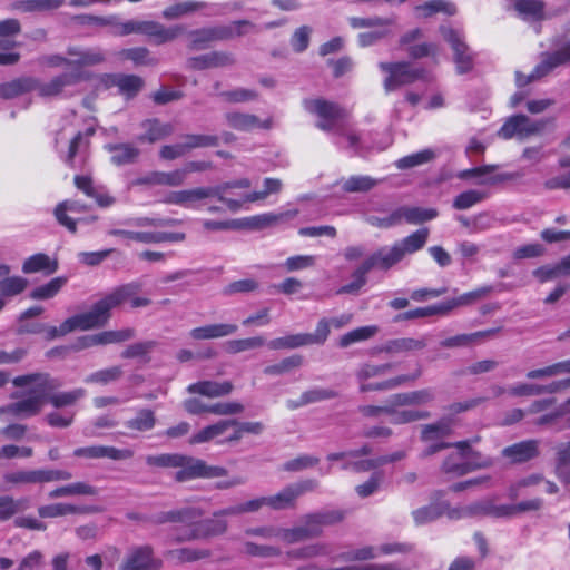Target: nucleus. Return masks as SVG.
<instances>
[{
	"label": "nucleus",
	"instance_id": "8",
	"mask_svg": "<svg viewBox=\"0 0 570 570\" xmlns=\"http://www.w3.org/2000/svg\"><path fill=\"white\" fill-rule=\"evenodd\" d=\"M223 188L197 187L193 189L177 190L168 193L164 203L178 205L185 208H195L196 204L205 198L215 197L222 202L229 210L237 212L242 207L238 199H232L222 196Z\"/></svg>",
	"mask_w": 570,
	"mask_h": 570
},
{
	"label": "nucleus",
	"instance_id": "24",
	"mask_svg": "<svg viewBox=\"0 0 570 570\" xmlns=\"http://www.w3.org/2000/svg\"><path fill=\"white\" fill-rule=\"evenodd\" d=\"M159 567L160 561L153 558L151 548L146 546L129 553L122 570H158Z\"/></svg>",
	"mask_w": 570,
	"mask_h": 570
},
{
	"label": "nucleus",
	"instance_id": "64",
	"mask_svg": "<svg viewBox=\"0 0 570 570\" xmlns=\"http://www.w3.org/2000/svg\"><path fill=\"white\" fill-rule=\"evenodd\" d=\"M450 431V421L443 419L436 423L424 425L422 429V440L425 442L439 441L446 436Z\"/></svg>",
	"mask_w": 570,
	"mask_h": 570
},
{
	"label": "nucleus",
	"instance_id": "55",
	"mask_svg": "<svg viewBox=\"0 0 570 570\" xmlns=\"http://www.w3.org/2000/svg\"><path fill=\"white\" fill-rule=\"evenodd\" d=\"M67 283V278L59 276L49 281L47 284L36 287L31 291L32 299H49L55 297Z\"/></svg>",
	"mask_w": 570,
	"mask_h": 570
},
{
	"label": "nucleus",
	"instance_id": "13",
	"mask_svg": "<svg viewBox=\"0 0 570 570\" xmlns=\"http://www.w3.org/2000/svg\"><path fill=\"white\" fill-rule=\"evenodd\" d=\"M316 487L317 482L312 479L289 484L283 488L279 492L273 495H267V507L275 511L292 509L295 507L296 500L301 495L315 490Z\"/></svg>",
	"mask_w": 570,
	"mask_h": 570
},
{
	"label": "nucleus",
	"instance_id": "42",
	"mask_svg": "<svg viewBox=\"0 0 570 570\" xmlns=\"http://www.w3.org/2000/svg\"><path fill=\"white\" fill-rule=\"evenodd\" d=\"M397 213L400 220L404 219L406 223L412 225L422 224L434 219L438 216V210L434 208H422V207H399Z\"/></svg>",
	"mask_w": 570,
	"mask_h": 570
},
{
	"label": "nucleus",
	"instance_id": "1",
	"mask_svg": "<svg viewBox=\"0 0 570 570\" xmlns=\"http://www.w3.org/2000/svg\"><path fill=\"white\" fill-rule=\"evenodd\" d=\"M131 293L132 287L130 286H126L116 292H111L98 301L89 312L67 318L60 324L59 327H48L47 338L53 340L56 337L65 336L76 330L86 331L104 325L110 316V309L119 306L120 303L125 301Z\"/></svg>",
	"mask_w": 570,
	"mask_h": 570
},
{
	"label": "nucleus",
	"instance_id": "23",
	"mask_svg": "<svg viewBox=\"0 0 570 570\" xmlns=\"http://www.w3.org/2000/svg\"><path fill=\"white\" fill-rule=\"evenodd\" d=\"M404 257L405 256L396 242L392 246L381 247L379 250L367 257L366 261L367 263L372 264V268L387 271L401 262Z\"/></svg>",
	"mask_w": 570,
	"mask_h": 570
},
{
	"label": "nucleus",
	"instance_id": "20",
	"mask_svg": "<svg viewBox=\"0 0 570 570\" xmlns=\"http://www.w3.org/2000/svg\"><path fill=\"white\" fill-rule=\"evenodd\" d=\"M538 440H525L507 446L502 454L510 463H524L540 454Z\"/></svg>",
	"mask_w": 570,
	"mask_h": 570
},
{
	"label": "nucleus",
	"instance_id": "15",
	"mask_svg": "<svg viewBox=\"0 0 570 570\" xmlns=\"http://www.w3.org/2000/svg\"><path fill=\"white\" fill-rule=\"evenodd\" d=\"M543 125L533 122L524 115H517L509 118L501 127V134L505 138L524 139L531 135L541 131Z\"/></svg>",
	"mask_w": 570,
	"mask_h": 570
},
{
	"label": "nucleus",
	"instance_id": "45",
	"mask_svg": "<svg viewBox=\"0 0 570 570\" xmlns=\"http://www.w3.org/2000/svg\"><path fill=\"white\" fill-rule=\"evenodd\" d=\"M267 345L271 350H293L312 345V343L308 333H298L274 338Z\"/></svg>",
	"mask_w": 570,
	"mask_h": 570
},
{
	"label": "nucleus",
	"instance_id": "17",
	"mask_svg": "<svg viewBox=\"0 0 570 570\" xmlns=\"http://www.w3.org/2000/svg\"><path fill=\"white\" fill-rule=\"evenodd\" d=\"M344 518V513L338 510H332L326 512H320V513H312L305 515L302 521V527L304 528L308 539L318 537L323 528L325 525L335 524L340 521H342Z\"/></svg>",
	"mask_w": 570,
	"mask_h": 570
},
{
	"label": "nucleus",
	"instance_id": "52",
	"mask_svg": "<svg viewBox=\"0 0 570 570\" xmlns=\"http://www.w3.org/2000/svg\"><path fill=\"white\" fill-rule=\"evenodd\" d=\"M126 428L138 431V432H147L155 428L156 425V416L154 411L149 409H140L136 416L126 421Z\"/></svg>",
	"mask_w": 570,
	"mask_h": 570
},
{
	"label": "nucleus",
	"instance_id": "22",
	"mask_svg": "<svg viewBox=\"0 0 570 570\" xmlns=\"http://www.w3.org/2000/svg\"><path fill=\"white\" fill-rule=\"evenodd\" d=\"M235 62L234 56L226 51H212L188 59V67L195 70L228 67Z\"/></svg>",
	"mask_w": 570,
	"mask_h": 570
},
{
	"label": "nucleus",
	"instance_id": "44",
	"mask_svg": "<svg viewBox=\"0 0 570 570\" xmlns=\"http://www.w3.org/2000/svg\"><path fill=\"white\" fill-rule=\"evenodd\" d=\"M492 333L493 331H480L470 334H459L441 341L440 345L445 348L468 347L480 343L483 337Z\"/></svg>",
	"mask_w": 570,
	"mask_h": 570
},
{
	"label": "nucleus",
	"instance_id": "11",
	"mask_svg": "<svg viewBox=\"0 0 570 570\" xmlns=\"http://www.w3.org/2000/svg\"><path fill=\"white\" fill-rule=\"evenodd\" d=\"M570 61V42L566 43L559 50L552 53H544L541 57V61L534 67L529 73L524 75L521 72L515 73V80L519 87L527 86L528 83L539 80L549 75L554 68L564 65Z\"/></svg>",
	"mask_w": 570,
	"mask_h": 570
},
{
	"label": "nucleus",
	"instance_id": "30",
	"mask_svg": "<svg viewBox=\"0 0 570 570\" xmlns=\"http://www.w3.org/2000/svg\"><path fill=\"white\" fill-rule=\"evenodd\" d=\"M233 391V384L228 381H199L188 385L187 392L200 394L207 397H219L228 395Z\"/></svg>",
	"mask_w": 570,
	"mask_h": 570
},
{
	"label": "nucleus",
	"instance_id": "14",
	"mask_svg": "<svg viewBox=\"0 0 570 570\" xmlns=\"http://www.w3.org/2000/svg\"><path fill=\"white\" fill-rule=\"evenodd\" d=\"M458 452L451 454L443 463L445 473L455 475H464L475 469L487 465L485 460L474 461L470 456V448L466 442H459L456 444Z\"/></svg>",
	"mask_w": 570,
	"mask_h": 570
},
{
	"label": "nucleus",
	"instance_id": "10",
	"mask_svg": "<svg viewBox=\"0 0 570 570\" xmlns=\"http://www.w3.org/2000/svg\"><path fill=\"white\" fill-rule=\"evenodd\" d=\"M350 24L354 29L368 28L370 31H365L358 35V43L362 47H367L376 43L379 40L390 36L392 33V27L395 23L394 18H360L352 17L348 19Z\"/></svg>",
	"mask_w": 570,
	"mask_h": 570
},
{
	"label": "nucleus",
	"instance_id": "53",
	"mask_svg": "<svg viewBox=\"0 0 570 570\" xmlns=\"http://www.w3.org/2000/svg\"><path fill=\"white\" fill-rule=\"evenodd\" d=\"M330 553L325 543H313L287 551V557L296 560H307Z\"/></svg>",
	"mask_w": 570,
	"mask_h": 570
},
{
	"label": "nucleus",
	"instance_id": "56",
	"mask_svg": "<svg viewBox=\"0 0 570 570\" xmlns=\"http://www.w3.org/2000/svg\"><path fill=\"white\" fill-rule=\"evenodd\" d=\"M541 481L542 475L539 473L527 475L511 483L507 489V495L512 500L517 499L518 497L525 494L528 489L539 485Z\"/></svg>",
	"mask_w": 570,
	"mask_h": 570
},
{
	"label": "nucleus",
	"instance_id": "6",
	"mask_svg": "<svg viewBox=\"0 0 570 570\" xmlns=\"http://www.w3.org/2000/svg\"><path fill=\"white\" fill-rule=\"evenodd\" d=\"M303 106L306 111L318 118L316 122L318 129L332 134H343L348 116L346 109L324 99H305Z\"/></svg>",
	"mask_w": 570,
	"mask_h": 570
},
{
	"label": "nucleus",
	"instance_id": "9",
	"mask_svg": "<svg viewBox=\"0 0 570 570\" xmlns=\"http://www.w3.org/2000/svg\"><path fill=\"white\" fill-rule=\"evenodd\" d=\"M379 68L387 75L383 81L386 92L394 91L417 80L429 79L425 70L413 68L409 62H380Z\"/></svg>",
	"mask_w": 570,
	"mask_h": 570
},
{
	"label": "nucleus",
	"instance_id": "57",
	"mask_svg": "<svg viewBox=\"0 0 570 570\" xmlns=\"http://www.w3.org/2000/svg\"><path fill=\"white\" fill-rule=\"evenodd\" d=\"M112 83L122 95L132 97L141 89L144 81L135 75H118L114 77Z\"/></svg>",
	"mask_w": 570,
	"mask_h": 570
},
{
	"label": "nucleus",
	"instance_id": "63",
	"mask_svg": "<svg viewBox=\"0 0 570 570\" xmlns=\"http://www.w3.org/2000/svg\"><path fill=\"white\" fill-rule=\"evenodd\" d=\"M379 328L375 325H367L347 332L340 338V346L347 347L351 344L362 342L373 337Z\"/></svg>",
	"mask_w": 570,
	"mask_h": 570
},
{
	"label": "nucleus",
	"instance_id": "36",
	"mask_svg": "<svg viewBox=\"0 0 570 570\" xmlns=\"http://www.w3.org/2000/svg\"><path fill=\"white\" fill-rule=\"evenodd\" d=\"M185 183V173L180 171V169H176L173 171H151L147 174L145 177L138 179V184L146 185H161V186H170L176 187L180 186Z\"/></svg>",
	"mask_w": 570,
	"mask_h": 570
},
{
	"label": "nucleus",
	"instance_id": "32",
	"mask_svg": "<svg viewBox=\"0 0 570 570\" xmlns=\"http://www.w3.org/2000/svg\"><path fill=\"white\" fill-rule=\"evenodd\" d=\"M80 79V72L63 73L46 83L39 85L38 92L42 97H53L61 94L66 87L77 83Z\"/></svg>",
	"mask_w": 570,
	"mask_h": 570
},
{
	"label": "nucleus",
	"instance_id": "60",
	"mask_svg": "<svg viewBox=\"0 0 570 570\" xmlns=\"http://www.w3.org/2000/svg\"><path fill=\"white\" fill-rule=\"evenodd\" d=\"M204 7H206L205 2L191 1V0L184 1V2L175 3L173 6L167 7L163 11V17L165 19L171 20V19H176L179 17L186 16L188 13L195 12Z\"/></svg>",
	"mask_w": 570,
	"mask_h": 570
},
{
	"label": "nucleus",
	"instance_id": "29",
	"mask_svg": "<svg viewBox=\"0 0 570 570\" xmlns=\"http://www.w3.org/2000/svg\"><path fill=\"white\" fill-rule=\"evenodd\" d=\"M86 210V206L78 200L68 199L59 203L55 208V217L57 222L66 227L69 232L76 233L77 219L68 216V213L80 214Z\"/></svg>",
	"mask_w": 570,
	"mask_h": 570
},
{
	"label": "nucleus",
	"instance_id": "49",
	"mask_svg": "<svg viewBox=\"0 0 570 570\" xmlns=\"http://www.w3.org/2000/svg\"><path fill=\"white\" fill-rule=\"evenodd\" d=\"M436 157V151L431 148L404 156L396 160L395 166L399 169H410L432 161Z\"/></svg>",
	"mask_w": 570,
	"mask_h": 570
},
{
	"label": "nucleus",
	"instance_id": "54",
	"mask_svg": "<svg viewBox=\"0 0 570 570\" xmlns=\"http://www.w3.org/2000/svg\"><path fill=\"white\" fill-rule=\"evenodd\" d=\"M97 489L85 482H76L55 489L49 493L50 498H60L68 495H96Z\"/></svg>",
	"mask_w": 570,
	"mask_h": 570
},
{
	"label": "nucleus",
	"instance_id": "26",
	"mask_svg": "<svg viewBox=\"0 0 570 570\" xmlns=\"http://www.w3.org/2000/svg\"><path fill=\"white\" fill-rule=\"evenodd\" d=\"M356 561H365L375 559L382 554L406 553L411 550V546L406 543H384L377 547L365 546L353 549Z\"/></svg>",
	"mask_w": 570,
	"mask_h": 570
},
{
	"label": "nucleus",
	"instance_id": "48",
	"mask_svg": "<svg viewBox=\"0 0 570 570\" xmlns=\"http://www.w3.org/2000/svg\"><path fill=\"white\" fill-rule=\"evenodd\" d=\"M428 238H429V229L421 228V229L413 232L405 238L399 240L397 244L400 245L404 256H406V255L414 254L417 250H420L421 248H423L424 245L426 244Z\"/></svg>",
	"mask_w": 570,
	"mask_h": 570
},
{
	"label": "nucleus",
	"instance_id": "4",
	"mask_svg": "<svg viewBox=\"0 0 570 570\" xmlns=\"http://www.w3.org/2000/svg\"><path fill=\"white\" fill-rule=\"evenodd\" d=\"M114 23L110 26V33L116 37H125L132 33L145 35L157 45L173 41L184 32L183 26L166 28L159 22L150 20H127L121 21L114 16Z\"/></svg>",
	"mask_w": 570,
	"mask_h": 570
},
{
	"label": "nucleus",
	"instance_id": "40",
	"mask_svg": "<svg viewBox=\"0 0 570 570\" xmlns=\"http://www.w3.org/2000/svg\"><path fill=\"white\" fill-rule=\"evenodd\" d=\"M106 149L111 154V163L117 166L135 163L140 154L131 144H109Z\"/></svg>",
	"mask_w": 570,
	"mask_h": 570
},
{
	"label": "nucleus",
	"instance_id": "28",
	"mask_svg": "<svg viewBox=\"0 0 570 570\" xmlns=\"http://www.w3.org/2000/svg\"><path fill=\"white\" fill-rule=\"evenodd\" d=\"M434 399L435 391L432 387L393 394L395 405H407L411 409L428 405L432 403Z\"/></svg>",
	"mask_w": 570,
	"mask_h": 570
},
{
	"label": "nucleus",
	"instance_id": "7",
	"mask_svg": "<svg viewBox=\"0 0 570 570\" xmlns=\"http://www.w3.org/2000/svg\"><path fill=\"white\" fill-rule=\"evenodd\" d=\"M440 33L452 50V59L459 75H465L473 70L478 53L466 43L465 35L461 29L449 26L440 27Z\"/></svg>",
	"mask_w": 570,
	"mask_h": 570
},
{
	"label": "nucleus",
	"instance_id": "50",
	"mask_svg": "<svg viewBox=\"0 0 570 570\" xmlns=\"http://www.w3.org/2000/svg\"><path fill=\"white\" fill-rule=\"evenodd\" d=\"M94 132H95V128L91 125L86 128L85 134L80 130H78V131L71 130V132H70L71 139H70V144H69V148H68V154L65 159L66 163H68L70 165L73 163L77 154L87 147V145H88L87 138L89 136L94 135Z\"/></svg>",
	"mask_w": 570,
	"mask_h": 570
},
{
	"label": "nucleus",
	"instance_id": "33",
	"mask_svg": "<svg viewBox=\"0 0 570 570\" xmlns=\"http://www.w3.org/2000/svg\"><path fill=\"white\" fill-rule=\"evenodd\" d=\"M134 337V330L122 328L118 331H105L101 333L88 335L83 337V346L89 347L94 345H107L112 343H120Z\"/></svg>",
	"mask_w": 570,
	"mask_h": 570
},
{
	"label": "nucleus",
	"instance_id": "34",
	"mask_svg": "<svg viewBox=\"0 0 570 570\" xmlns=\"http://www.w3.org/2000/svg\"><path fill=\"white\" fill-rule=\"evenodd\" d=\"M145 132L137 137L138 142L154 144L173 134L174 128L170 124L160 122L157 119H148L141 124Z\"/></svg>",
	"mask_w": 570,
	"mask_h": 570
},
{
	"label": "nucleus",
	"instance_id": "5",
	"mask_svg": "<svg viewBox=\"0 0 570 570\" xmlns=\"http://www.w3.org/2000/svg\"><path fill=\"white\" fill-rule=\"evenodd\" d=\"M202 512L196 508L171 510L159 517V522L178 523L170 528L168 538L171 543H183L202 539L197 519Z\"/></svg>",
	"mask_w": 570,
	"mask_h": 570
},
{
	"label": "nucleus",
	"instance_id": "21",
	"mask_svg": "<svg viewBox=\"0 0 570 570\" xmlns=\"http://www.w3.org/2000/svg\"><path fill=\"white\" fill-rule=\"evenodd\" d=\"M387 415L392 424H407L430 417V412L411 409L407 405H395L393 395L389 397Z\"/></svg>",
	"mask_w": 570,
	"mask_h": 570
},
{
	"label": "nucleus",
	"instance_id": "46",
	"mask_svg": "<svg viewBox=\"0 0 570 570\" xmlns=\"http://www.w3.org/2000/svg\"><path fill=\"white\" fill-rule=\"evenodd\" d=\"M373 269L372 264L365 259L352 274V282L340 287L337 294H356L367 282V273Z\"/></svg>",
	"mask_w": 570,
	"mask_h": 570
},
{
	"label": "nucleus",
	"instance_id": "38",
	"mask_svg": "<svg viewBox=\"0 0 570 570\" xmlns=\"http://www.w3.org/2000/svg\"><path fill=\"white\" fill-rule=\"evenodd\" d=\"M71 65L79 67L95 66L104 61L105 56L98 48H69Z\"/></svg>",
	"mask_w": 570,
	"mask_h": 570
},
{
	"label": "nucleus",
	"instance_id": "18",
	"mask_svg": "<svg viewBox=\"0 0 570 570\" xmlns=\"http://www.w3.org/2000/svg\"><path fill=\"white\" fill-rule=\"evenodd\" d=\"M73 455L77 458L87 459H110L114 461L127 460L134 456V451L130 449H118L115 446L107 445H91L85 448H78L73 451Z\"/></svg>",
	"mask_w": 570,
	"mask_h": 570
},
{
	"label": "nucleus",
	"instance_id": "51",
	"mask_svg": "<svg viewBox=\"0 0 570 570\" xmlns=\"http://www.w3.org/2000/svg\"><path fill=\"white\" fill-rule=\"evenodd\" d=\"M166 556L173 561L183 563L206 559L210 557V551L202 548H180L168 551Z\"/></svg>",
	"mask_w": 570,
	"mask_h": 570
},
{
	"label": "nucleus",
	"instance_id": "27",
	"mask_svg": "<svg viewBox=\"0 0 570 570\" xmlns=\"http://www.w3.org/2000/svg\"><path fill=\"white\" fill-rule=\"evenodd\" d=\"M237 330L238 326L236 324H206L190 330L189 337L195 341L215 340L233 335Z\"/></svg>",
	"mask_w": 570,
	"mask_h": 570
},
{
	"label": "nucleus",
	"instance_id": "41",
	"mask_svg": "<svg viewBox=\"0 0 570 570\" xmlns=\"http://www.w3.org/2000/svg\"><path fill=\"white\" fill-rule=\"evenodd\" d=\"M514 9L519 16L528 21L546 19L544 2L540 0H515Z\"/></svg>",
	"mask_w": 570,
	"mask_h": 570
},
{
	"label": "nucleus",
	"instance_id": "59",
	"mask_svg": "<svg viewBox=\"0 0 570 570\" xmlns=\"http://www.w3.org/2000/svg\"><path fill=\"white\" fill-rule=\"evenodd\" d=\"M377 183L379 180L371 176L355 175L343 181L342 189L347 193H362L371 190Z\"/></svg>",
	"mask_w": 570,
	"mask_h": 570
},
{
	"label": "nucleus",
	"instance_id": "39",
	"mask_svg": "<svg viewBox=\"0 0 570 570\" xmlns=\"http://www.w3.org/2000/svg\"><path fill=\"white\" fill-rule=\"evenodd\" d=\"M426 346V341L424 338H413V337H401L387 341L381 348L382 352L387 354H401L412 351L423 350Z\"/></svg>",
	"mask_w": 570,
	"mask_h": 570
},
{
	"label": "nucleus",
	"instance_id": "25",
	"mask_svg": "<svg viewBox=\"0 0 570 570\" xmlns=\"http://www.w3.org/2000/svg\"><path fill=\"white\" fill-rule=\"evenodd\" d=\"M492 291L493 286L484 285L458 297L441 302V313L442 315H446L454 308L475 304L476 302L485 298Z\"/></svg>",
	"mask_w": 570,
	"mask_h": 570
},
{
	"label": "nucleus",
	"instance_id": "3",
	"mask_svg": "<svg viewBox=\"0 0 570 570\" xmlns=\"http://www.w3.org/2000/svg\"><path fill=\"white\" fill-rule=\"evenodd\" d=\"M495 510L494 500H483L455 508H452L446 501H440L414 510L412 517L416 525H423L435 521L442 515H446L451 520H460L470 517L489 515L495 513Z\"/></svg>",
	"mask_w": 570,
	"mask_h": 570
},
{
	"label": "nucleus",
	"instance_id": "62",
	"mask_svg": "<svg viewBox=\"0 0 570 570\" xmlns=\"http://www.w3.org/2000/svg\"><path fill=\"white\" fill-rule=\"evenodd\" d=\"M28 281L21 276H4L0 279V297H12L22 293Z\"/></svg>",
	"mask_w": 570,
	"mask_h": 570
},
{
	"label": "nucleus",
	"instance_id": "35",
	"mask_svg": "<svg viewBox=\"0 0 570 570\" xmlns=\"http://www.w3.org/2000/svg\"><path fill=\"white\" fill-rule=\"evenodd\" d=\"M58 269L56 259H51L47 254L38 253L29 256L22 264V272L24 274L43 273L51 275Z\"/></svg>",
	"mask_w": 570,
	"mask_h": 570
},
{
	"label": "nucleus",
	"instance_id": "19",
	"mask_svg": "<svg viewBox=\"0 0 570 570\" xmlns=\"http://www.w3.org/2000/svg\"><path fill=\"white\" fill-rule=\"evenodd\" d=\"M422 375V367L417 363L416 367L407 374L397 375L395 377L382 381L380 383H366V381L360 382V391L371 392V391H386V390H393L399 386L412 384L415 381H417Z\"/></svg>",
	"mask_w": 570,
	"mask_h": 570
},
{
	"label": "nucleus",
	"instance_id": "61",
	"mask_svg": "<svg viewBox=\"0 0 570 570\" xmlns=\"http://www.w3.org/2000/svg\"><path fill=\"white\" fill-rule=\"evenodd\" d=\"M556 473L561 481L570 483V441L558 448Z\"/></svg>",
	"mask_w": 570,
	"mask_h": 570
},
{
	"label": "nucleus",
	"instance_id": "12",
	"mask_svg": "<svg viewBox=\"0 0 570 570\" xmlns=\"http://www.w3.org/2000/svg\"><path fill=\"white\" fill-rule=\"evenodd\" d=\"M181 461L176 469L175 479L179 482L188 481L196 478H219L227 474L226 469L218 465H208L205 461L180 454Z\"/></svg>",
	"mask_w": 570,
	"mask_h": 570
},
{
	"label": "nucleus",
	"instance_id": "16",
	"mask_svg": "<svg viewBox=\"0 0 570 570\" xmlns=\"http://www.w3.org/2000/svg\"><path fill=\"white\" fill-rule=\"evenodd\" d=\"M224 119L232 129L246 132L255 129H271L273 124L272 118L262 120L256 115L240 111H228L224 115Z\"/></svg>",
	"mask_w": 570,
	"mask_h": 570
},
{
	"label": "nucleus",
	"instance_id": "37",
	"mask_svg": "<svg viewBox=\"0 0 570 570\" xmlns=\"http://www.w3.org/2000/svg\"><path fill=\"white\" fill-rule=\"evenodd\" d=\"M298 215L297 209H291L282 213H264L252 216L247 219L248 226L256 229H263L275 226L282 222L292 219Z\"/></svg>",
	"mask_w": 570,
	"mask_h": 570
},
{
	"label": "nucleus",
	"instance_id": "58",
	"mask_svg": "<svg viewBox=\"0 0 570 570\" xmlns=\"http://www.w3.org/2000/svg\"><path fill=\"white\" fill-rule=\"evenodd\" d=\"M415 10L425 18L431 17L438 12H444L448 16H453L456 13V7L452 2L445 0H430L423 4L417 6Z\"/></svg>",
	"mask_w": 570,
	"mask_h": 570
},
{
	"label": "nucleus",
	"instance_id": "2",
	"mask_svg": "<svg viewBox=\"0 0 570 570\" xmlns=\"http://www.w3.org/2000/svg\"><path fill=\"white\" fill-rule=\"evenodd\" d=\"M12 383L17 387H29V395L19 402L0 407V414L9 413L23 417L38 414L46 402L48 392L60 386V383L47 373L20 375L14 377Z\"/></svg>",
	"mask_w": 570,
	"mask_h": 570
},
{
	"label": "nucleus",
	"instance_id": "31",
	"mask_svg": "<svg viewBox=\"0 0 570 570\" xmlns=\"http://www.w3.org/2000/svg\"><path fill=\"white\" fill-rule=\"evenodd\" d=\"M87 395V391L82 387L73 389L71 391L48 392L46 401L56 410H71L78 401Z\"/></svg>",
	"mask_w": 570,
	"mask_h": 570
},
{
	"label": "nucleus",
	"instance_id": "47",
	"mask_svg": "<svg viewBox=\"0 0 570 570\" xmlns=\"http://www.w3.org/2000/svg\"><path fill=\"white\" fill-rule=\"evenodd\" d=\"M37 87V82L32 78L14 79L10 82L0 85V97L10 99L18 95L30 91Z\"/></svg>",
	"mask_w": 570,
	"mask_h": 570
},
{
	"label": "nucleus",
	"instance_id": "43",
	"mask_svg": "<svg viewBox=\"0 0 570 570\" xmlns=\"http://www.w3.org/2000/svg\"><path fill=\"white\" fill-rule=\"evenodd\" d=\"M65 0H19L12 3V9L20 12H42L60 8Z\"/></svg>",
	"mask_w": 570,
	"mask_h": 570
}]
</instances>
